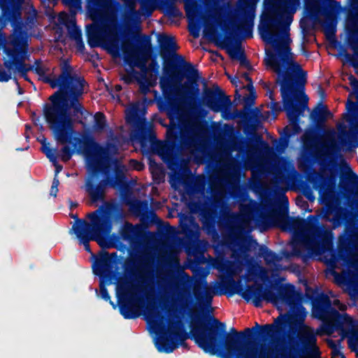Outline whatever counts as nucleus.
<instances>
[{
	"label": "nucleus",
	"mask_w": 358,
	"mask_h": 358,
	"mask_svg": "<svg viewBox=\"0 0 358 358\" xmlns=\"http://www.w3.org/2000/svg\"><path fill=\"white\" fill-rule=\"evenodd\" d=\"M349 82L355 93H358V80L353 76H350Z\"/></svg>",
	"instance_id": "obj_53"
},
{
	"label": "nucleus",
	"mask_w": 358,
	"mask_h": 358,
	"mask_svg": "<svg viewBox=\"0 0 358 358\" xmlns=\"http://www.w3.org/2000/svg\"><path fill=\"white\" fill-rule=\"evenodd\" d=\"M143 234L144 228L142 225H134L129 222H125L120 231L121 238L131 245L136 243L143 236Z\"/></svg>",
	"instance_id": "obj_23"
},
{
	"label": "nucleus",
	"mask_w": 358,
	"mask_h": 358,
	"mask_svg": "<svg viewBox=\"0 0 358 358\" xmlns=\"http://www.w3.org/2000/svg\"><path fill=\"white\" fill-rule=\"evenodd\" d=\"M138 83L140 85V90L143 94H147L150 90V84L145 78V76L143 74L141 76V78L138 80Z\"/></svg>",
	"instance_id": "obj_44"
},
{
	"label": "nucleus",
	"mask_w": 358,
	"mask_h": 358,
	"mask_svg": "<svg viewBox=\"0 0 358 358\" xmlns=\"http://www.w3.org/2000/svg\"><path fill=\"white\" fill-rule=\"evenodd\" d=\"M106 124L105 115L101 113H96L94 115L93 130L94 131H101L104 129Z\"/></svg>",
	"instance_id": "obj_40"
},
{
	"label": "nucleus",
	"mask_w": 358,
	"mask_h": 358,
	"mask_svg": "<svg viewBox=\"0 0 358 358\" xmlns=\"http://www.w3.org/2000/svg\"><path fill=\"white\" fill-rule=\"evenodd\" d=\"M330 115L327 107L323 104H319L311 113V117L318 122H324Z\"/></svg>",
	"instance_id": "obj_34"
},
{
	"label": "nucleus",
	"mask_w": 358,
	"mask_h": 358,
	"mask_svg": "<svg viewBox=\"0 0 358 358\" xmlns=\"http://www.w3.org/2000/svg\"><path fill=\"white\" fill-rule=\"evenodd\" d=\"M201 221L203 224V228L205 229H207L208 228V219L206 217V216L205 215H201Z\"/></svg>",
	"instance_id": "obj_58"
},
{
	"label": "nucleus",
	"mask_w": 358,
	"mask_h": 358,
	"mask_svg": "<svg viewBox=\"0 0 358 358\" xmlns=\"http://www.w3.org/2000/svg\"><path fill=\"white\" fill-rule=\"evenodd\" d=\"M260 251L261 256L268 265H275L280 259L275 253L268 250L267 248H262Z\"/></svg>",
	"instance_id": "obj_38"
},
{
	"label": "nucleus",
	"mask_w": 358,
	"mask_h": 358,
	"mask_svg": "<svg viewBox=\"0 0 358 358\" xmlns=\"http://www.w3.org/2000/svg\"><path fill=\"white\" fill-rule=\"evenodd\" d=\"M341 185L344 187L345 185L349 186L352 189H356L358 192V176L355 174L348 164H345L342 176Z\"/></svg>",
	"instance_id": "obj_30"
},
{
	"label": "nucleus",
	"mask_w": 358,
	"mask_h": 358,
	"mask_svg": "<svg viewBox=\"0 0 358 358\" xmlns=\"http://www.w3.org/2000/svg\"><path fill=\"white\" fill-rule=\"evenodd\" d=\"M257 0H239V8L246 13L245 37H252L253 20Z\"/></svg>",
	"instance_id": "obj_22"
},
{
	"label": "nucleus",
	"mask_w": 358,
	"mask_h": 358,
	"mask_svg": "<svg viewBox=\"0 0 358 358\" xmlns=\"http://www.w3.org/2000/svg\"><path fill=\"white\" fill-rule=\"evenodd\" d=\"M329 345L332 348V357L334 358L340 357V358H345V356L341 352L337 345L334 343L333 341H328Z\"/></svg>",
	"instance_id": "obj_47"
},
{
	"label": "nucleus",
	"mask_w": 358,
	"mask_h": 358,
	"mask_svg": "<svg viewBox=\"0 0 358 358\" xmlns=\"http://www.w3.org/2000/svg\"><path fill=\"white\" fill-rule=\"evenodd\" d=\"M71 152L68 146H64L61 150V159L64 162L69 161L71 157Z\"/></svg>",
	"instance_id": "obj_50"
},
{
	"label": "nucleus",
	"mask_w": 358,
	"mask_h": 358,
	"mask_svg": "<svg viewBox=\"0 0 358 358\" xmlns=\"http://www.w3.org/2000/svg\"><path fill=\"white\" fill-rule=\"evenodd\" d=\"M105 283H107L105 280H100L99 283V294L102 299L105 301H110V296L105 287Z\"/></svg>",
	"instance_id": "obj_46"
},
{
	"label": "nucleus",
	"mask_w": 358,
	"mask_h": 358,
	"mask_svg": "<svg viewBox=\"0 0 358 358\" xmlns=\"http://www.w3.org/2000/svg\"><path fill=\"white\" fill-rule=\"evenodd\" d=\"M320 15L327 20L329 24H332L335 20V14L332 10H324Z\"/></svg>",
	"instance_id": "obj_49"
},
{
	"label": "nucleus",
	"mask_w": 358,
	"mask_h": 358,
	"mask_svg": "<svg viewBox=\"0 0 358 358\" xmlns=\"http://www.w3.org/2000/svg\"><path fill=\"white\" fill-rule=\"evenodd\" d=\"M240 212L229 213V218L234 224V227L241 231L251 232V222L252 220V208L250 205H240Z\"/></svg>",
	"instance_id": "obj_19"
},
{
	"label": "nucleus",
	"mask_w": 358,
	"mask_h": 358,
	"mask_svg": "<svg viewBox=\"0 0 358 358\" xmlns=\"http://www.w3.org/2000/svg\"><path fill=\"white\" fill-rule=\"evenodd\" d=\"M34 69L41 80L49 83L52 88L59 87L60 92L50 97L51 103L45 106L44 115L58 142L72 143L73 138L76 140L74 138L76 133L73 129L71 112L75 115L88 114L78 100L84 92V79L73 74V69L67 60L61 63L62 73L59 76L55 74V68L48 62H36Z\"/></svg>",
	"instance_id": "obj_3"
},
{
	"label": "nucleus",
	"mask_w": 358,
	"mask_h": 358,
	"mask_svg": "<svg viewBox=\"0 0 358 358\" xmlns=\"http://www.w3.org/2000/svg\"><path fill=\"white\" fill-rule=\"evenodd\" d=\"M129 206V210L131 213L136 216H139L142 213L143 209H148V201H141L138 199H133L127 203Z\"/></svg>",
	"instance_id": "obj_36"
},
{
	"label": "nucleus",
	"mask_w": 358,
	"mask_h": 358,
	"mask_svg": "<svg viewBox=\"0 0 358 358\" xmlns=\"http://www.w3.org/2000/svg\"><path fill=\"white\" fill-rule=\"evenodd\" d=\"M208 273L202 279H196L193 285V294L196 299L206 305L210 306L215 295L223 294L220 288V282L217 281L208 283L206 277Z\"/></svg>",
	"instance_id": "obj_17"
},
{
	"label": "nucleus",
	"mask_w": 358,
	"mask_h": 358,
	"mask_svg": "<svg viewBox=\"0 0 358 358\" xmlns=\"http://www.w3.org/2000/svg\"><path fill=\"white\" fill-rule=\"evenodd\" d=\"M346 108L348 113L345 115V120L352 127H358V103L348 101Z\"/></svg>",
	"instance_id": "obj_33"
},
{
	"label": "nucleus",
	"mask_w": 358,
	"mask_h": 358,
	"mask_svg": "<svg viewBox=\"0 0 358 358\" xmlns=\"http://www.w3.org/2000/svg\"><path fill=\"white\" fill-rule=\"evenodd\" d=\"M282 322V319L278 317L273 324L263 325L261 328L262 334L271 336L272 334L279 331L281 329Z\"/></svg>",
	"instance_id": "obj_37"
},
{
	"label": "nucleus",
	"mask_w": 358,
	"mask_h": 358,
	"mask_svg": "<svg viewBox=\"0 0 358 358\" xmlns=\"http://www.w3.org/2000/svg\"><path fill=\"white\" fill-rule=\"evenodd\" d=\"M179 287L176 291V295L180 301H187L190 298V294L186 287L192 282V278L185 271L179 273L178 277Z\"/></svg>",
	"instance_id": "obj_27"
},
{
	"label": "nucleus",
	"mask_w": 358,
	"mask_h": 358,
	"mask_svg": "<svg viewBox=\"0 0 358 358\" xmlns=\"http://www.w3.org/2000/svg\"><path fill=\"white\" fill-rule=\"evenodd\" d=\"M273 1L270 10L261 19L259 33L262 39L271 45V48L266 49L264 63L268 69L278 75L281 82L283 107L289 121L284 132L291 136L299 133L298 118L308 109V101L307 95L296 89L292 82L303 79L306 76L301 66L294 61L289 47V26L299 0Z\"/></svg>",
	"instance_id": "obj_1"
},
{
	"label": "nucleus",
	"mask_w": 358,
	"mask_h": 358,
	"mask_svg": "<svg viewBox=\"0 0 358 358\" xmlns=\"http://www.w3.org/2000/svg\"><path fill=\"white\" fill-rule=\"evenodd\" d=\"M116 294L118 300L139 298L137 287L127 279L119 280L116 287Z\"/></svg>",
	"instance_id": "obj_25"
},
{
	"label": "nucleus",
	"mask_w": 358,
	"mask_h": 358,
	"mask_svg": "<svg viewBox=\"0 0 358 358\" xmlns=\"http://www.w3.org/2000/svg\"><path fill=\"white\" fill-rule=\"evenodd\" d=\"M59 185V181L58 178L55 177L52 181V184L50 189V195L53 196H56L58 192V186Z\"/></svg>",
	"instance_id": "obj_52"
},
{
	"label": "nucleus",
	"mask_w": 358,
	"mask_h": 358,
	"mask_svg": "<svg viewBox=\"0 0 358 358\" xmlns=\"http://www.w3.org/2000/svg\"><path fill=\"white\" fill-rule=\"evenodd\" d=\"M115 262L108 253L98 257L93 264L92 268L95 275H99L100 280H105L110 284L113 276V268Z\"/></svg>",
	"instance_id": "obj_18"
},
{
	"label": "nucleus",
	"mask_w": 358,
	"mask_h": 358,
	"mask_svg": "<svg viewBox=\"0 0 358 358\" xmlns=\"http://www.w3.org/2000/svg\"><path fill=\"white\" fill-rule=\"evenodd\" d=\"M149 168L155 183L159 184L164 180L165 173L160 165L150 161Z\"/></svg>",
	"instance_id": "obj_35"
},
{
	"label": "nucleus",
	"mask_w": 358,
	"mask_h": 358,
	"mask_svg": "<svg viewBox=\"0 0 358 358\" xmlns=\"http://www.w3.org/2000/svg\"><path fill=\"white\" fill-rule=\"evenodd\" d=\"M258 148L260 152L266 157H269L273 154V148L265 141H260L258 144Z\"/></svg>",
	"instance_id": "obj_43"
},
{
	"label": "nucleus",
	"mask_w": 358,
	"mask_h": 358,
	"mask_svg": "<svg viewBox=\"0 0 358 358\" xmlns=\"http://www.w3.org/2000/svg\"><path fill=\"white\" fill-rule=\"evenodd\" d=\"M154 1L143 2L139 10L134 2L128 5L118 21L111 0H93L87 13L93 23L86 26L87 41L92 48L101 47L113 57L120 54L121 39L139 34L142 16L149 17L156 9Z\"/></svg>",
	"instance_id": "obj_4"
},
{
	"label": "nucleus",
	"mask_w": 358,
	"mask_h": 358,
	"mask_svg": "<svg viewBox=\"0 0 358 358\" xmlns=\"http://www.w3.org/2000/svg\"><path fill=\"white\" fill-rule=\"evenodd\" d=\"M134 79H136L137 80H138L135 75H124L122 76V80H123L127 84L132 83Z\"/></svg>",
	"instance_id": "obj_56"
},
{
	"label": "nucleus",
	"mask_w": 358,
	"mask_h": 358,
	"mask_svg": "<svg viewBox=\"0 0 358 358\" xmlns=\"http://www.w3.org/2000/svg\"><path fill=\"white\" fill-rule=\"evenodd\" d=\"M245 334H247V335H249L251 333V329L250 328H246L245 330H244V332H243Z\"/></svg>",
	"instance_id": "obj_62"
},
{
	"label": "nucleus",
	"mask_w": 358,
	"mask_h": 358,
	"mask_svg": "<svg viewBox=\"0 0 358 358\" xmlns=\"http://www.w3.org/2000/svg\"><path fill=\"white\" fill-rule=\"evenodd\" d=\"M188 30L191 35L194 38H197L199 36V28L196 24V20L188 22Z\"/></svg>",
	"instance_id": "obj_45"
},
{
	"label": "nucleus",
	"mask_w": 358,
	"mask_h": 358,
	"mask_svg": "<svg viewBox=\"0 0 358 358\" xmlns=\"http://www.w3.org/2000/svg\"><path fill=\"white\" fill-rule=\"evenodd\" d=\"M336 179L329 178L328 182L320 187L321 203L325 206L317 212L316 215H310L308 220L315 225L320 219L332 223L334 228L341 224L343 209L339 206L338 199L336 193Z\"/></svg>",
	"instance_id": "obj_13"
},
{
	"label": "nucleus",
	"mask_w": 358,
	"mask_h": 358,
	"mask_svg": "<svg viewBox=\"0 0 358 358\" xmlns=\"http://www.w3.org/2000/svg\"><path fill=\"white\" fill-rule=\"evenodd\" d=\"M229 78L231 80V83L235 85L236 91L239 87V89L246 88L249 92H252L254 90L252 82L248 72H238L234 77L229 76Z\"/></svg>",
	"instance_id": "obj_29"
},
{
	"label": "nucleus",
	"mask_w": 358,
	"mask_h": 358,
	"mask_svg": "<svg viewBox=\"0 0 358 358\" xmlns=\"http://www.w3.org/2000/svg\"><path fill=\"white\" fill-rule=\"evenodd\" d=\"M356 15L353 16V23L352 24V30L353 33L349 36L348 43L353 52V54H346L345 55V61L349 62L355 69L358 74V27L356 24Z\"/></svg>",
	"instance_id": "obj_21"
},
{
	"label": "nucleus",
	"mask_w": 358,
	"mask_h": 358,
	"mask_svg": "<svg viewBox=\"0 0 358 358\" xmlns=\"http://www.w3.org/2000/svg\"><path fill=\"white\" fill-rule=\"evenodd\" d=\"M275 227L292 232L290 242L292 249L291 255L301 257L303 262L308 259L321 260L322 257L332 249L331 230H322L310 220L290 218L284 213L270 212L258 222V227L261 231Z\"/></svg>",
	"instance_id": "obj_5"
},
{
	"label": "nucleus",
	"mask_w": 358,
	"mask_h": 358,
	"mask_svg": "<svg viewBox=\"0 0 358 358\" xmlns=\"http://www.w3.org/2000/svg\"><path fill=\"white\" fill-rule=\"evenodd\" d=\"M90 222L78 220L72 227L85 249L92 252L89 242L95 241L102 248L108 247V237L112 229V221L108 212L97 210L88 215Z\"/></svg>",
	"instance_id": "obj_10"
},
{
	"label": "nucleus",
	"mask_w": 358,
	"mask_h": 358,
	"mask_svg": "<svg viewBox=\"0 0 358 358\" xmlns=\"http://www.w3.org/2000/svg\"><path fill=\"white\" fill-rule=\"evenodd\" d=\"M114 171L116 177L115 180L111 182L110 185L114 188L124 187L126 183L124 173L127 171V166L116 160L114 162Z\"/></svg>",
	"instance_id": "obj_32"
},
{
	"label": "nucleus",
	"mask_w": 358,
	"mask_h": 358,
	"mask_svg": "<svg viewBox=\"0 0 358 358\" xmlns=\"http://www.w3.org/2000/svg\"><path fill=\"white\" fill-rule=\"evenodd\" d=\"M225 330V324L215 320L213 324L205 327L201 324H195L191 329V336L205 352L210 355L217 354L222 358H275L274 352L268 347L257 348L254 343H238L232 336L227 335L224 345L217 341L218 328Z\"/></svg>",
	"instance_id": "obj_7"
},
{
	"label": "nucleus",
	"mask_w": 358,
	"mask_h": 358,
	"mask_svg": "<svg viewBox=\"0 0 358 358\" xmlns=\"http://www.w3.org/2000/svg\"><path fill=\"white\" fill-rule=\"evenodd\" d=\"M53 166L55 167V177L57 178L58 173L62 170V166L59 164L57 162V157H55V160H50Z\"/></svg>",
	"instance_id": "obj_55"
},
{
	"label": "nucleus",
	"mask_w": 358,
	"mask_h": 358,
	"mask_svg": "<svg viewBox=\"0 0 358 358\" xmlns=\"http://www.w3.org/2000/svg\"><path fill=\"white\" fill-rule=\"evenodd\" d=\"M143 315L150 330L157 335L155 343L158 351L170 353L179 344H184L186 336L184 334L182 324L179 319L169 320L166 325L164 317L161 315L157 308L152 304L145 307Z\"/></svg>",
	"instance_id": "obj_9"
},
{
	"label": "nucleus",
	"mask_w": 358,
	"mask_h": 358,
	"mask_svg": "<svg viewBox=\"0 0 358 358\" xmlns=\"http://www.w3.org/2000/svg\"><path fill=\"white\" fill-rule=\"evenodd\" d=\"M57 22L59 24L67 27L69 37L75 41L78 46L83 47L81 29L76 25L73 16H70L65 12H61L57 16Z\"/></svg>",
	"instance_id": "obj_20"
},
{
	"label": "nucleus",
	"mask_w": 358,
	"mask_h": 358,
	"mask_svg": "<svg viewBox=\"0 0 358 358\" xmlns=\"http://www.w3.org/2000/svg\"><path fill=\"white\" fill-rule=\"evenodd\" d=\"M184 6L188 22L196 20L197 15V6L196 1H190Z\"/></svg>",
	"instance_id": "obj_41"
},
{
	"label": "nucleus",
	"mask_w": 358,
	"mask_h": 358,
	"mask_svg": "<svg viewBox=\"0 0 358 358\" xmlns=\"http://www.w3.org/2000/svg\"><path fill=\"white\" fill-rule=\"evenodd\" d=\"M3 27L0 29V47L4 46L6 42V36L1 31Z\"/></svg>",
	"instance_id": "obj_57"
},
{
	"label": "nucleus",
	"mask_w": 358,
	"mask_h": 358,
	"mask_svg": "<svg viewBox=\"0 0 358 358\" xmlns=\"http://www.w3.org/2000/svg\"><path fill=\"white\" fill-rule=\"evenodd\" d=\"M160 87L165 98L171 103L168 115L171 125L166 130V140L156 143L157 155L166 161L171 157L175 145L174 129L178 125L182 136L189 139H200L206 136V129L199 120L192 115L184 106L179 97V88L173 85L171 80L162 79Z\"/></svg>",
	"instance_id": "obj_6"
},
{
	"label": "nucleus",
	"mask_w": 358,
	"mask_h": 358,
	"mask_svg": "<svg viewBox=\"0 0 358 358\" xmlns=\"http://www.w3.org/2000/svg\"><path fill=\"white\" fill-rule=\"evenodd\" d=\"M207 105L215 112L222 111L227 119H232L234 116L227 113L230 106V100L224 96H215L209 95L207 99Z\"/></svg>",
	"instance_id": "obj_26"
},
{
	"label": "nucleus",
	"mask_w": 358,
	"mask_h": 358,
	"mask_svg": "<svg viewBox=\"0 0 358 358\" xmlns=\"http://www.w3.org/2000/svg\"><path fill=\"white\" fill-rule=\"evenodd\" d=\"M41 143V150L47 156V157L50 160H55V157H56L55 150H52L50 148L49 143H46V140L45 138L39 140Z\"/></svg>",
	"instance_id": "obj_42"
},
{
	"label": "nucleus",
	"mask_w": 358,
	"mask_h": 358,
	"mask_svg": "<svg viewBox=\"0 0 358 358\" xmlns=\"http://www.w3.org/2000/svg\"><path fill=\"white\" fill-rule=\"evenodd\" d=\"M239 180L238 179H236L235 182L232 183L233 187H237L238 185Z\"/></svg>",
	"instance_id": "obj_63"
},
{
	"label": "nucleus",
	"mask_w": 358,
	"mask_h": 358,
	"mask_svg": "<svg viewBox=\"0 0 358 358\" xmlns=\"http://www.w3.org/2000/svg\"><path fill=\"white\" fill-rule=\"evenodd\" d=\"M129 166L130 169H134L136 171H141L144 168V165L141 162H140L136 159H131L129 162Z\"/></svg>",
	"instance_id": "obj_51"
},
{
	"label": "nucleus",
	"mask_w": 358,
	"mask_h": 358,
	"mask_svg": "<svg viewBox=\"0 0 358 358\" xmlns=\"http://www.w3.org/2000/svg\"><path fill=\"white\" fill-rule=\"evenodd\" d=\"M190 226L192 228V229L191 231L194 234V236L195 237L198 238L199 236V232H200V227H199V224L197 223H196L195 222L191 220Z\"/></svg>",
	"instance_id": "obj_54"
},
{
	"label": "nucleus",
	"mask_w": 358,
	"mask_h": 358,
	"mask_svg": "<svg viewBox=\"0 0 358 358\" xmlns=\"http://www.w3.org/2000/svg\"><path fill=\"white\" fill-rule=\"evenodd\" d=\"M115 90L116 92H120L122 90V86L120 85H115Z\"/></svg>",
	"instance_id": "obj_60"
},
{
	"label": "nucleus",
	"mask_w": 358,
	"mask_h": 358,
	"mask_svg": "<svg viewBox=\"0 0 358 358\" xmlns=\"http://www.w3.org/2000/svg\"><path fill=\"white\" fill-rule=\"evenodd\" d=\"M64 1L66 3L71 4V3H73L76 2V1H77V0H64Z\"/></svg>",
	"instance_id": "obj_61"
},
{
	"label": "nucleus",
	"mask_w": 358,
	"mask_h": 358,
	"mask_svg": "<svg viewBox=\"0 0 358 358\" xmlns=\"http://www.w3.org/2000/svg\"><path fill=\"white\" fill-rule=\"evenodd\" d=\"M27 38L22 33H15L8 38V47L6 52L10 59L4 62L6 69L0 65V82H8L12 76L13 71L22 77H26L29 68L24 64V57L27 52Z\"/></svg>",
	"instance_id": "obj_11"
},
{
	"label": "nucleus",
	"mask_w": 358,
	"mask_h": 358,
	"mask_svg": "<svg viewBox=\"0 0 358 358\" xmlns=\"http://www.w3.org/2000/svg\"><path fill=\"white\" fill-rule=\"evenodd\" d=\"M145 104L137 101L129 104L125 109V120L131 128L130 140L133 144H141L146 129Z\"/></svg>",
	"instance_id": "obj_15"
},
{
	"label": "nucleus",
	"mask_w": 358,
	"mask_h": 358,
	"mask_svg": "<svg viewBox=\"0 0 358 358\" xmlns=\"http://www.w3.org/2000/svg\"><path fill=\"white\" fill-rule=\"evenodd\" d=\"M166 15L170 17H180L182 14L176 6H169L166 11Z\"/></svg>",
	"instance_id": "obj_48"
},
{
	"label": "nucleus",
	"mask_w": 358,
	"mask_h": 358,
	"mask_svg": "<svg viewBox=\"0 0 358 358\" xmlns=\"http://www.w3.org/2000/svg\"><path fill=\"white\" fill-rule=\"evenodd\" d=\"M158 41L161 48V54L164 59H172L180 63V69L183 71L187 81L180 87L178 86L172 78H162L171 81L173 85L179 88V95L181 89H187L190 85H196L199 79L198 70L190 63L186 62L181 55L176 53L178 46L173 36L166 34H161L158 37ZM162 80H160L161 82Z\"/></svg>",
	"instance_id": "obj_14"
},
{
	"label": "nucleus",
	"mask_w": 358,
	"mask_h": 358,
	"mask_svg": "<svg viewBox=\"0 0 358 358\" xmlns=\"http://www.w3.org/2000/svg\"><path fill=\"white\" fill-rule=\"evenodd\" d=\"M86 161L89 171L92 173L105 171L108 167L106 149L93 138L87 141Z\"/></svg>",
	"instance_id": "obj_16"
},
{
	"label": "nucleus",
	"mask_w": 358,
	"mask_h": 358,
	"mask_svg": "<svg viewBox=\"0 0 358 358\" xmlns=\"http://www.w3.org/2000/svg\"><path fill=\"white\" fill-rule=\"evenodd\" d=\"M122 50L124 55V60L129 65L130 67H138L141 70H144L146 68L147 59L141 57L132 48L127 50L122 47Z\"/></svg>",
	"instance_id": "obj_28"
},
{
	"label": "nucleus",
	"mask_w": 358,
	"mask_h": 358,
	"mask_svg": "<svg viewBox=\"0 0 358 358\" xmlns=\"http://www.w3.org/2000/svg\"><path fill=\"white\" fill-rule=\"evenodd\" d=\"M140 298L118 300L121 314L126 319L136 318L141 315Z\"/></svg>",
	"instance_id": "obj_24"
},
{
	"label": "nucleus",
	"mask_w": 358,
	"mask_h": 358,
	"mask_svg": "<svg viewBox=\"0 0 358 358\" xmlns=\"http://www.w3.org/2000/svg\"><path fill=\"white\" fill-rule=\"evenodd\" d=\"M229 53L234 58H238L240 59L241 66L250 70V64L246 59L244 57L243 52L240 48L234 47L229 50Z\"/></svg>",
	"instance_id": "obj_39"
},
{
	"label": "nucleus",
	"mask_w": 358,
	"mask_h": 358,
	"mask_svg": "<svg viewBox=\"0 0 358 358\" xmlns=\"http://www.w3.org/2000/svg\"><path fill=\"white\" fill-rule=\"evenodd\" d=\"M209 264L218 271L220 278L233 291L240 294L247 301H252L255 307H261L263 302L273 304L280 311L289 309V324L297 331L298 339L302 347L314 357L320 355L317 345V336L334 334L333 323L320 320L322 324L316 330L305 323L308 315L306 309L301 304V293L290 283L282 285L277 293L271 288H263L262 285H254L246 289L243 287L241 280L236 281L234 278L242 273L243 264L239 259L234 261L220 257H210Z\"/></svg>",
	"instance_id": "obj_2"
},
{
	"label": "nucleus",
	"mask_w": 358,
	"mask_h": 358,
	"mask_svg": "<svg viewBox=\"0 0 358 358\" xmlns=\"http://www.w3.org/2000/svg\"><path fill=\"white\" fill-rule=\"evenodd\" d=\"M348 244L355 250V254L348 261L349 268H358V229L352 231L347 237ZM334 282L347 292L352 300H358V271H343L341 273L331 270Z\"/></svg>",
	"instance_id": "obj_12"
},
{
	"label": "nucleus",
	"mask_w": 358,
	"mask_h": 358,
	"mask_svg": "<svg viewBox=\"0 0 358 358\" xmlns=\"http://www.w3.org/2000/svg\"><path fill=\"white\" fill-rule=\"evenodd\" d=\"M335 295L331 290L320 292L313 299L312 315L318 320H325L333 323L334 333L341 336V340L348 337L349 348L352 351L358 350V322L345 313L348 305L338 299L332 302L331 298Z\"/></svg>",
	"instance_id": "obj_8"
},
{
	"label": "nucleus",
	"mask_w": 358,
	"mask_h": 358,
	"mask_svg": "<svg viewBox=\"0 0 358 358\" xmlns=\"http://www.w3.org/2000/svg\"><path fill=\"white\" fill-rule=\"evenodd\" d=\"M280 144H281L282 148L285 149L287 146L288 143H287V140H283V141H282V142H280Z\"/></svg>",
	"instance_id": "obj_59"
},
{
	"label": "nucleus",
	"mask_w": 358,
	"mask_h": 358,
	"mask_svg": "<svg viewBox=\"0 0 358 358\" xmlns=\"http://www.w3.org/2000/svg\"><path fill=\"white\" fill-rule=\"evenodd\" d=\"M335 134H336V131L334 129H331L329 130V134L334 136V135H335Z\"/></svg>",
	"instance_id": "obj_64"
},
{
	"label": "nucleus",
	"mask_w": 358,
	"mask_h": 358,
	"mask_svg": "<svg viewBox=\"0 0 358 358\" xmlns=\"http://www.w3.org/2000/svg\"><path fill=\"white\" fill-rule=\"evenodd\" d=\"M106 185L107 182L105 181L100 182L96 187H94L90 182H87L86 184V191L93 201H101L103 199Z\"/></svg>",
	"instance_id": "obj_31"
}]
</instances>
